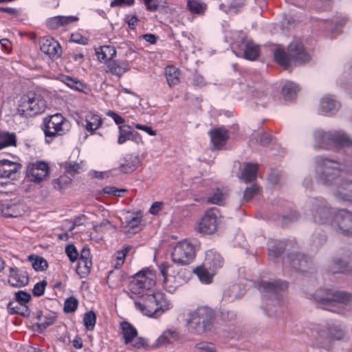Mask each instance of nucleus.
I'll use <instances>...</instances> for the list:
<instances>
[{
  "mask_svg": "<svg viewBox=\"0 0 352 352\" xmlns=\"http://www.w3.org/2000/svg\"><path fill=\"white\" fill-rule=\"evenodd\" d=\"M315 179L320 183L335 186V195L344 201L352 202V182L343 180L344 172L352 173V166L321 155L313 159Z\"/></svg>",
  "mask_w": 352,
  "mask_h": 352,
  "instance_id": "1",
  "label": "nucleus"
},
{
  "mask_svg": "<svg viewBox=\"0 0 352 352\" xmlns=\"http://www.w3.org/2000/svg\"><path fill=\"white\" fill-rule=\"evenodd\" d=\"M287 282L280 280L261 281L258 289L261 293L262 308L272 316L277 312L281 304V292L287 289Z\"/></svg>",
  "mask_w": 352,
  "mask_h": 352,
  "instance_id": "2",
  "label": "nucleus"
},
{
  "mask_svg": "<svg viewBox=\"0 0 352 352\" xmlns=\"http://www.w3.org/2000/svg\"><path fill=\"white\" fill-rule=\"evenodd\" d=\"M313 146L316 150L351 148L352 140L342 131H324L316 129L313 132Z\"/></svg>",
  "mask_w": 352,
  "mask_h": 352,
  "instance_id": "3",
  "label": "nucleus"
},
{
  "mask_svg": "<svg viewBox=\"0 0 352 352\" xmlns=\"http://www.w3.org/2000/svg\"><path fill=\"white\" fill-rule=\"evenodd\" d=\"M287 50L286 52L284 49L278 47L274 51L275 60L285 69L289 68L293 63L302 64L311 59L310 55L299 40L292 42L289 45Z\"/></svg>",
  "mask_w": 352,
  "mask_h": 352,
  "instance_id": "4",
  "label": "nucleus"
},
{
  "mask_svg": "<svg viewBox=\"0 0 352 352\" xmlns=\"http://www.w3.org/2000/svg\"><path fill=\"white\" fill-rule=\"evenodd\" d=\"M316 301L331 311L342 313L343 307L352 302L351 294L330 289H320L314 294Z\"/></svg>",
  "mask_w": 352,
  "mask_h": 352,
  "instance_id": "5",
  "label": "nucleus"
},
{
  "mask_svg": "<svg viewBox=\"0 0 352 352\" xmlns=\"http://www.w3.org/2000/svg\"><path fill=\"white\" fill-rule=\"evenodd\" d=\"M136 309L148 316L158 317L170 308V304L162 292L144 294L135 302Z\"/></svg>",
  "mask_w": 352,
  "mask_h": 352,
  "instance_id": "6",
  "label": "nucleus"
},
{
  "mask_svg": "<svg viewBox=\"0 0 352 352\" xmlns=\"http://www.w3.org/2000/svg\"><path fill=\"white\" fill-rule=\"evenodd\" d=\"M185 327L189 330H210L217 328L212 309L201 307L190 311L185 318Z\"/></svg>",
  "mask_w": 352,
  "mask_h": 352,
  "instance_id": "7",
  "label": "nucleus"
},
{
  "mask_svg": "<svg viewBox=\"0 0 352 352\" xmlns=\"http://www.w3.org/2000/svg\"><path fill=\"white\" fill-rule=\"evenodd\" d=\"M46 107V102L41 95L30 91L19 100L16 113L25 118L34 117L43 113Z\"/></svg>",
  "mask_w": 352,
  "mask_h": 352,
  "instance_id": "8",
  "label": "nucleus"
},
{
  "mask_svg": "<svg viewBox=\"0 0 352 352\" xmlns=\"http://www.w3.org/2000/svg\"><path fill=\"white\" fill-rule=\"evenodd\" d=\"M160 274L163 276V283L166 289L173 293L182 285L185 283L190 272L179 268L173 264L163 263L159 265Z\"/></svg>",
  "mask_w": 352,
  "mask_h": 352,
  "instance_id": "9",
  "label": "nucleus"
},
{
  "mask_svg": "<svg viewBox=\"0 0 352 352\" xmlns=\"http://www.w3.org/2000/svg\"><path fill=\"white\" fill-rule=\"evenodd\" d=\"M305 211L309 212L315 222L333 226L336 212L322 198H311L305 205Z\"/></svg>",
  "mask_w": 352,
  "mask_h": 352,
  "instance_id": "10",
  "label": "nucleus"
},
{
  "mask_svg": "<svg viewBox=\"0 0 352 352\" xmlns=\"http://www.w3.org/2000/svg\"><path fill=\"white\" fill-rule=\"evenodd\" d=\"M70 129V122L60 113H55L44 118L43 130L48 143L57 136L64 135Z\"/></svg>",
  "mask_w": 352,
  "mask_h": 352,
  "instance_id": "11",
  "label": "nucleus"
},
{
  "mask_svg": "<svg viewBox=\"0 0 352 352\" xmlns=\"http://www.w3.org/2000/svg\"><path fill=\"white\" fill-rule=\"evenodd\" d=\"M223 216L216 207L208 210L197 226V231L204 234L211 235L217 232L222 224Z\"/></svg>",
  "mask_w": 352,
  "mask_h": 352,
  "instance_id": "12",
  "label": "nucleus"
},
{
  "mask_svg": "<svg viewBox=\"0 0 352 352\" xmlns=\"http://www.w3.org/2000/svg\"><path fill=\"white\" fill-rule=\"evenodd\" d=\"M195 258V248L188 240H183L176 243L171 251L172 261L179 265H188Z\"/></svg>",
  "mask_w": 352,
  "mask_h": 352,
  "instance_id": "13",
  "label": "nucleus"
},
{
  "mask_svg": "<svg viewBox=\"0 0 352 352\" xmlns=\"http://www.w3.org/2000/svg\"><path fill=\"white\" fill-rule=\"evenodd\" d=\"M155 274L152 270H142L133 277L130 283V289L135 294H139L144 289H149L155 285Z\"/></svg>",
  "mask_w": 352,
  "mask_h": 352,
  "instance_id": "14",
  "label": "nucleus"
},
{
  "mask_svg": "<svg viewBox=\"0 0 352 352\" xmlns=\"http://www.w3.org/2000/svg\"><path fill=\"white\" fill-rule=\"evenodd\" d=\"M26 175L30 181L39 184L49 178V166L42 161L32 162L28 166Z\"/></svg>",
  "mask_w": 352,
  "mask_h": 352,
  "instance_id": "15",
  "label": "nucleus"
},
{
  "mask_svg": "<svg viewBox=\"0 0 352 352\" xmlns=\"http://www.w3.org/2000/svg\"><path fill=\"white\" fill-rule=\"evenodd\" d=\"M333 226L337 227L338 232L352 236V212L346 210H339L335 215Z\"/></svg>",
  "mask_w": 352,
  "mask_h": 352,
  "instance_id": "16",
  "label": "nucleus"
},
{
  "mask_svg": "<svg viewBox=\"0 0 352 352\" xmlns=\"http://www.w3.org/2000/svg\"><path fill=\"white\" fill-rule=\"evenodd\" d=\"M340 108V103L331 95L323 96L320 102L318 113L324 116H333Z\"/></svg>",
  "mask_w": 352,
  "mask_h": 352,
  "instance_id": "17",
  "label": "nucleus"
},
{
  "mask_svg": "<svg viewBox=\"0 0 352 352\" xmlns=\"http://www.w3.org/2000/svg\"><path fill=\"white\" fill-rule=\"evenodd\" d=\"M40 49L52 60L58 58L62 53L60 44L53 38L41 39Z\"/></svg>",
  "mask_w": 352,
  "mask_h": 352,
  "instance_id": "18",
  "label": "nucleus"
},
{
  "mask_svg": "<svg viewBox=\"0 0 352 352\" xmlns=\"http://www.w3.org/2000/svg\"><path fill=\"white\" fill-rule=\"evenodd\" d=\"M285 263H289L294 269L305 272L309 267V258L305 255L298 253L291 254L287 258H284Z\"/></svg>",
  "mask_w": 352,
  "mask_h": 352,
  "instance_id": "19",
  "label": "nucleus"
},
{
  "mask_svg": "<svg viewBox=\"0 0 352 352\" xmlns=\"http://www.w3.org/2000/svg\"><path fill=\"white\" fill-rule=\"evenodd\" d=\"M254 99V103L257 106L265 107L266 104L272 100V96L267 93L261 86L250 87L248 89Z\"/></svg>",
  "mask_w": 352,
  "mask_h": 352,
  "instance_id": "20",
  "label": "nucleus"
},
{
  "mask_svg": "<svg viewBox=\"0 0 352 352\" xmlns=\"http://www.w3.org/2000/svg\"><path fill=\"white\" fill-rule=\"evenodd\" d=\"M10 270L8 282L12 286L21 287L28 283L29 278L26 272L12 267L10 268Z\"/></svg>",
  "mask_w": 352,
  "mask_h": 352,
  "instance_id": "21",
  "label": "nucleus"
},
{
  "mask_svg": "<svg viewBox=\"0 0 352 352\" xmlns=\"http://www.w3.org/2000/svg\"><path fill=\"white\" fill-rule=\"evenodd\" d=\"M78 20L76 16H56L49 19L47 25L52 30H57L65 27Z\"/></svg>",
  "mask_w": 352,
  "mask_h": 352,
  "instance_id": "22",
  "label": "nucleus"
},
{
  "mask_svg": "<svg viewBox=\"0 0 352 352\" xmlns=\"http://www.w3.org/2000/svg\"><path fill=\"white\" fill-rule=\"evenodd\" d=\"M203 263L210 270L215 272L223 266V259L218 252L211 250L206 252V258Z\"/></svg>",
  "mask_w": 352,
  "mask_h": 352,
  "instance_id": "23",
  "label": "nucleus"
},
{
  "mask_svg": "<svg viewBox=\"0 0 352 352\" xmlns=\"http://www.w3.org/2000/svg\"><path fill=\"white\" fill-rule=\"evenodd\" d=\"M142 221V216L141 213H128L123 219H122V227L123 228L131 230L133 232H137Z\"/></svg>",
  "mask_w": 352,
  "mask_h": 352,
  "instance_id": "24",
  "label": "nucleus"
},
{
  "mask_svg": "<svg viewBox=\"0 0 352 352\" xmlns=\"http://www.w3.org/2000/svg\"><path fill=\"white\" fill-rule=\"evenodd\" d=\"M245 289L239 285L234 284L228 287L223 292L222 300L227 302H233L244 295Z\"/></svg>",
  "mask_w": 352,
  "mask_h": 352,
  "instance_id": "25",
  "label": "nucleus"
},
{
  "mask_svg": "<svg viewBox=\"0 0 352 352\" xmlns=\"http://www.w3.org/2000/svg\"><path fill=\"white\" fill-rule=\"evenodd\" d=\"M318 342L322 347H329L333 340H340L344 337V331H322Z\"/></svg>",
  "mask_w": 352,
  "mask_h": 352,
  "instance_id": "26",
  "label": "nucleus"
},
{
  "mask_svg": "<svg viewBox=\"0 0 352 352\" xmlns=\"http://www.w3.org/2000/svg\"><path fill=\"white\" fill-rule=\"evenodd\" d=\"M243 50V55L245 58L255 60L260 54V47L252 41H247L241 45Z\"/></svg>",
  "mask_w": 352,
  "mask_h": 352,
  "instance_id": "27",
  "label": "nucleus"
},
{
  "mask_svg": "<svg viewBox=\"0 0 352 352\" xmlns=\"http://www.w3.org/2000/svg\"><path fill=\"white\" fill-rule=\"evenodd\" d=\"M210 138L214 147L219 149L228 138V131L222 128L215 129L210 131Z\"/></svg>",
  "mask_w": 352,
  "mask_h": 352,
  "instance_id": "28",
  "label": "nucleus"
},
{
  "mask_svg": "<svg viewBox=\"0 0 352 352\" xmlns=\"http://www.w3.org/2000/svg\"><path fill=\"white\" fill-rule=\"evenodd\" d=\"M140 164V160L137 155H127L124 157V162L120 166V170L125 173L134 171Z\"/></svg>",
  "mask_w": 352,
  "mask_h": 352,
  "instance_id": "29",
  "label": "nucleus"
},
{
  "mask_svg": "<svg viewBox=\"0 0 352 352\" xmlns=\"http://www.w3.org/2000/svg\"><path fill=\"white\" fill-rule=\"evenodd\" d=\"M96 55L99 61L107 63L113 59L116 55V51L113 46L104 45L96 50Z\"/></svg>",
  "mask_w": 352,
  "mask_h": 352,
  "instance_id": "30",
  "label": "nucleus"
},
{
  "mask_svg": "<svg viewBox=\"0 0 352 352\" xmlns=\"http://www.w3.org/2000/svg\"><path fill=\"white\" fill-rule=\"evenodd\" d=\"M123 338L126 344L131 342L132 346L136 348L144 347L146 341L142 338H137L138 331H122Z\"/></svg>",
  "mask_w": 352,
  "mask_h": 352,
  "instance_id": "31",
  "label": "nucleus"
},
{
  "mask_svg": "<svg viewBox=\"0 0 352 352\" xmlns=\"http://www.w3.org/2000/svg\"><path fill=\"white\" fill-rule=\"evenodd\" d=\"M109 72L120 77L129 69V65L126 61L113 60L108 65Z\"/></svg>",
  "mask_w": 352,
  "mask_h": 352,
  "instance_id": "32",
  "label": "nucleus"
},
{
  "mask_svg": "<svg viewBox=\"0 0 352 352\" xmlns=\"http://www.w3.org/2000/svg\"><path fill=\"white\" fill-rule=\"evenodd\" d=\"M214 272V271L210 270L204 263L201 266L195 270V273L198 276L199 280L204 284H210L212 283Z\"/></svg>",
  "mask_w": 352,
  "mask_h": 352,
  "instance_id": "33",
  "label": "nucleus"
},
{
  "mask_svg": "<svg viewBox=\"0 0 352 352\" xmlns=\"http://www.w3.org/2000/svg\"><path fill=\"white\" fill-rule=\"evenodd\" d=\"M258 164L247 163L241 172V178L246 182H252L256 178Z\"/></svg>",
  "mask_w": 352,
  "mask_h": 352,
  "instance_id": "34",
  "label": "nucleus"
},
{
  "mask_svg": "<svg viewBox=\"0 0 352 352\" xmlns=\"http://www.w3.org/2000/svg\"><path fill=\"white\" fill-rule=\"evenodd\" d=\"M351 263H352V261L351 259L347 261L340 258L335 259L332 262L330 271L333 274L350 272L351 268L349 267V264Z\"/></svg>",
  "mask_w": 352,
  "mask_h": 352,
  "instance_id": "35",
  "label": "nucleus"
},
{
  "mask_svg": "<svg viewBox=\"0 0 352 352\" xmlns=\"http://www.w3.org/2000/svg\"><path fill=\"white\" fill-rule=\"evenodd\" d=\"M187 8L192 14L204 15L207 9V4L201 0H188Z\"/></svg>",
  "mask_w": 352,
  "mask_h": 352,
  "instance_id": "36",
  "label": "nucleus"
},
{
  "mask_svg": "<svg viewBox=\"0 0 352 352\" xmlns=\"http://www.w3.org/2000/svg\"><path fill=\"white\" fill-rule=\"evenodd\" d=\"M299 91L298 86L293 82H287L282 88V92L285 100H294Z\"/></svg>",
  "mask_w": 352,
  "mask_h": 352,
  "instance_id": "37",
  "label": "nucleus"
},
{
  "mask_svg": "<svg viewBox=\"0 0 352 352\" xmlns=\"http://www.w3.org/2000/svg\"><path fill=\"white\" fill-rule=\"evenodd\" d=\"M165 74L168 84L170 87L175 86L179 82V72L173 66H167Z\"/></svg>",
  "mask_w": 352,
  "mask_h": 352,
  "instance_id": "38",
  "label": "nucleus"
},
{
  "mask_svg": "<svg viewBox=\"0 0 352 352\" xmlns=\"http://www.w3.org/2000/svg\"><path fill=\"white\" fill-rule=\"evenodd\" d=\"M85 129L87 131L94 133L102 124V119L96 114H91L86 116Z\"/></svg>",
  "mask_w": 352,
  "mask_h": 352,
  "instance_id": "39",
  "label": "nucleus"
},
{
  "mask_svg": "<svg viewBox=\"0 0 352 352\" xmlns=\"http://www.w3.org/2000/svg\"><path fill=\"white\" fill-rule=\"evenodd\" d=\"M60 81L72 89L80 92L84 91L85 85L76 78H74L69 76H63L60 77Z\"/></svg>",
  "mask_w": 352,
  "mask_h": 352,
  "instance_id": "40",
  "label": "nucleus"
},
{
  "mask_svg": "<svg viewBox=\"0 0 352 352\" xmlns=\"http://www.w3.org/2000/svg\"><path fill=\"white\" fill-rule=\"evenodd\" d=\"M56 314L53 312L38 316V325L40 329H46L56 320Z\"/></svg>",
  "mask_w": 352,
  "mask_h": 352,
  "instance_id": "41",
  "label": "nucleus"
},
{
  "mask_svg": "<svg viewBox=\"0 0 352 352\" xmlns=\"http://www.w3.org/2000/svg\"><path fill=\"white\" fill-rule=\"evenodd\" d=\"M28 259L36 271H44L47 268V262L43 257L37 255H30Z\"/></svg>",
  "mask_w": 352,
  "mask_h": 352,
  "instance_id": "42",
  "label": "nucleus"
},
{
  "mask_svg": "<svg viewBox=\"0 0 352 352\" xmlns=\"http://www.w3.org/2000/svg\"><path fill=\"white\" fill-rule=\"evenodd\" d=\"M285 244L283 241H272L269 243V256L270 258L279 256L284 251Z\"/></svg>",
  "mask_w": 352,
  "mask_h": 352,
  "instance_id": "43",
  "label": "nucleus"
},
{
  "mask_svg": "<svg viewBox=\"0 0 352 352\" xmlns=\"http://www.w3.org/2000/svg\"><path fill=\"white\" fill-rule=\"evenodd\" d=\"M132 249V247L128 245L122 250L116 252L115 258L113 261L114 266L116 268H120L124 263L125 258L127 253Z\"/></svg>",
  "mask_w": 352,
  "mask_h": 352,
  "instance_id": "44",
  "label": "nucleus"
},
{
  "mask_svg": "<svg viewBox=\"0 0 352 352\" xmlns=\"http://www.w3.org/2000/svg\"><path fill=\"white\" fill-rule=\"evenodd\" d=\"M15 300L16 302L21 305L22 309H25V311H28V309L25 305L30 300L31 295L30 294L24 292V291H19L14 294Z\"/></svg>",
  "mask_w": 352,
  "mask_h": 352,
  "instance_id": "45",
  "label": "nucleus"
},
{
  "mask_svg": "<svg viewBox=\"0 0 352 352\" xmlns=\"http://www.w3.org/2000/svg\"><path fill=\"white\" fill-rule=\"evenodd\" d=\"M179 339L178 331H165L157 340V345L161 346L170 342V339Z\"/></svg>",
  "mask_w": 352,
  "mask_h": 352,
  "instance_id": "46",
  "label": "nucleus"
},
{
  "mask_svg": "<svg viewBox=\"0 0 352 352\" xmlns=\"http://www.w3.org/2000/svg\"><path fill=\"white\" fill-rule=\"evenodd\" d=\"M16 139L14 134L9 133H0V149L14 145Z\"/></svg>",
  "mask_w": 352,
  "mask_h": 352,
  "instance_id": "47",
  "label": "nucleus"
},
{
  "mask_svg": "<svg viewBox=\"0 0 352 352\" xmlns=\"http://www.w3.org/2000/svg\"><path fill=\"white\" fill-rule=\"evenodd\" d=\"M226 197V194L219 189H217L212 195L208 198V202L212 204L221 205Z\"/></svg>",
  "mask_w": 352,
  "mask_h": 352,
  "instance_id": "48",
  "label": "nucleus"
},
{
  "mask_svg": "<svg viewBox=\"0 0 352 352\" xmlns=\"http://www.w3.org/2000/svg\"><path fill=\"white\" fill-rule=\"evenodd\" d=\"M65 168L66 171L72 175L80 173L83 170V165L82 162L80 163L74 162H67L65 163Z\"/></svg>",
  "mask_w": 352,
  "mask_h": 352,
  "instance_id": "49",
  "label": "nucleus"
},
{
  "mask_svg": "<svg viewBox=\"0 0 352 352\" xmlns=\"http://www.w3.org/2000/svg\"><path fill=\"white\" fill-rule=\"evenodd\" d=\"M91 260H79L78 265L77 267V272L78 274H81L85 276L89 274L91 267Z\"/></svg>",
  "mask_w": 352,
  "mask_h": 352,
  "instance_id": "50",
  "label": "nucleus"
},
{
  "mask_svg": "<svg viewBox=\"0 0 352 352\" xmlns=\"http://www.w3.org/2000/svg\"><path fill=\"white\" fill-rule=\"evenodd\" d=\"M83 321L85 326L88 330L94 329L96 322L95 313L92 311L86 313L84 316Z\"/></svg>",
  "mask_w": 352,
  "mask_h": 352,
  "instance_id": "51",
  "label": "nucleus"
},
{
  "mask_svg": "<svg viewBox=\"0 0 352 352\" xmlns=\"http://www.w3.org/2000/svg\"><path fill=\"white\" fill-rule=\"evenodd\" d=\"M78 301L74 297L66 299L64 304V311L67 313L74 312L78 307Z\"/></svg>",
  "mask_w": 352,
  "mask_h": 352,
  "instance_id": "52",
  "label": "nucleus"
},
{
  "mask_svg": "<svg viewBox=\"0 0 352 352\" xmlns=\"http://www.w3.org/2000/svg\"><path fill=\"white\" fill-rule=\"evenodd\" d=\"M118 129L119 135L118 138V143L119 144H122L125 143L127 140H131V136L132 135L131 131L126 130L121 126L118 127Z\"/></svg>",
  "mask_w": 352,
  "mask_h": 352,
  "instance_id": "53",
  "label": "nucleus"
},
{
  "mask_svg": "<svg viewBox=\"0 0 352 352\" xmlns=\"http://www.w3.org/2000/svg\"><path fill=\"white\" fill-rule=\"evenodd\" d=\"M259 188L256 185H252L245 189L243 199L245 201L251 200L258 193Z\"/></svg>",
  "mask_w": 352,
  "mask_h": 352,
  "instance_id": "54",
  "label": "nucleus"
},
{
  "mask_svg": "<svg viewBox=\"0 0 352 352\" xmlns=\"http://www.w3.org/2000/svg\"><path fill=\"white\" fill-rule=\"evenodd\" d=\"M8 309L10 314H19L21 315H25L28 311H25V309H22L21 305H19L16 301L10 302L7 305Z\"/></svg>",
  "mask_w": 352,
  "mask_h": 352,
  "instance_id": "55",
  "label": "nucleus"
},
{
  "mask_svg": "<svg viewBox=\"0 0 352 352\" xmlns=\"http://www.w3.org/2000/svg\"><path fill=\"white\" fill-rule=\"evenodd\" d=\"M47 283L43 280L36 283L33 287L32 293L35 296H41L44 294Z\"/></svg>",
  "mask_w": 352,
  "mask_h": 352,
  "instance_id": "56",
  "label": "nucleus"
},
{
  "mask_svg": "<svg viewBox=\"0 0 352 352\" xmlns=\"http://www.w3.org/2000/svg\"><path fill=\"white\" fill-rule=\"evenodd\" d=\"M65 252L72 262H74L76 261L78 256V253L74 245H67L65 248Z\"/></svg>",
  "mask_w": 352,
  "mask_h": 352,
  "instance_id": "57",
  "label": "nucleus"
},
{
  "mask_svg": "<svg viewBox=\"0 0 352 352\" xmlns=\"http://www.w3.org/2000/svg\"><path fill=\"white\" fill-rule=\"evenodd\" d=\"M197 352H216L213 344L201 342L197 345Z\"/></svg>",
  "mask_w": 352,
  "mask_h": 352,
  "instance_id": "58",
  "label": "nucleus"
},
{
  "mask_svg": "<svg viewBox=\"0 0 352 352\" xmlns=\"http://www.w3.org/2000/svg\"><path fill=\"white\" fill-rule=\"evenodd\" d=\"M103 192L105 194L112 195L113 196H121V192H126V190L124 188H116L115 187L111 186H107L103 188L102 190Z\"/></svg>",
  "mask_w": 352,
  "mask_h": 352,
  "instance_id": "59",
  "label": "nucleus"
},
{
  "mask_svg": "<svg viewBox=\"0 0 352 352\" xmlns=\"http://www.w3.org/2000/svg\"><path fill=\"white\" fill-rule=\"evenodd\" d=\"M16 206L12 205L7 208H3L2 212L6 217H16L20 215V212L15 210Z\"/></svg>",
  "mask_w": 352,
  "mask_h": 352,
  "instance_id": "60",
  "label": "nucleus"
},
{
  "mask_svg": "<svg viewBox=\"0 0 352 352\" xmlns=\"http://www.w3.org/2000/svg\"><path fill=\"white\" fill-rule=\"evenodd\" d=\"M71 41L80 45H87L88 43V39L87 38L77 33L71 35Z\"/></svg>",
  "mask_w": 352,
  "mask_h": 352,
  "instance_id": "61",
  "label": "nucleus"
},
{
  "mask_svg": "<svg viewBox=\"0 0 352 352\" xmlns=\"http://www.w3.org/2000/svg\"><path fill=\"white\" fill-rule=\"evenodd\" d=\"M134 126L137 129L142 130V131L146 132V133H148L151 136H155V135H157L156 131L153 130L150 126H146V125H142V124H135Z\"/></svg>",
  "mask_w": 352,
  "mask_h": 352,
  "instance_id": "62",
  "label": "nucleus"
},
{
  "mask_svg": "<svg viewBox=\"0 0 352 352\" xmlns=\"http://www.w3.org/2000/svg\"><path fill=\"white\" fill-rule=\"evenodd\" d=\"M106 115L111 118L117 124H121L124 122V118L113 111H107Z\"/></svg>",
  "mask_w": 352,
  "mask_h": 352,
  "instance_id": "63",
  "label": "nucleus"
},
{
  "mask_svg": "<svg viewBox=\"0 0 352 352\" xmlns=\"http://www.w3.org/2000/svg\"><path fill=\"white\" fill-rule=\"evenodd\" d=\"M146 9L150 11H155L159 7L158 0H144Z\"/></svg>",
  "mask_w": 352,
  "mask_h": 352,
  "instance_id": "64",
  "label": "nucleus"
}]
</instances>
